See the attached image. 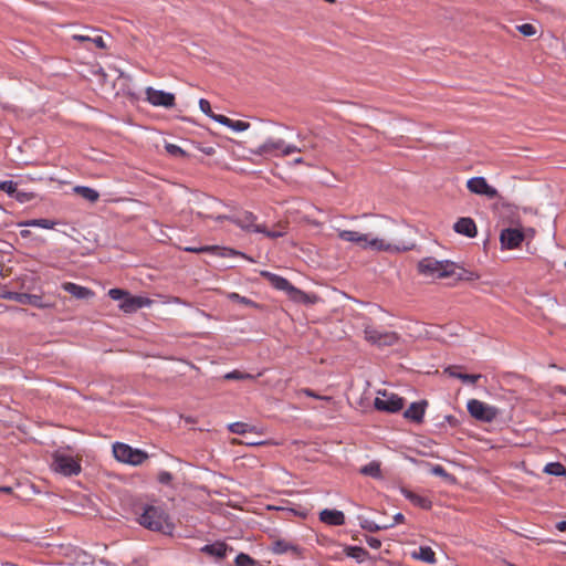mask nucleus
Wrapping results in <instances>:
<instances>
[{
  "instance_id": "31",
  "label": "nucleus",
  "mask_w": 566,
  "mask_h": 566,
  "mask_svg": "<svg viewBox=\"0 0 566 566\" xmlns=\"http://www.w3.org/2000/svg\"><path fill=\"white\" fill-rule=\"evenodd\" d=\"M0 191L6 192L8 196L14 199H20V190L18 184L13 180H4L0 182Z\"/></svg>"
},
{
  "instance_id": "21",
  "label": "nucleus",
  "mask_w": 566,
  "mask_h": 566,
  "mask_svg": "<svg viewBox=\"0 0 566 566\" xmlns=\"http://www.w3.org/2000/svg\"><path fill=\"white\" fill-rule=\"evenodd\" d=\"M62 289L77 300H86L94 295L93 291L88 287L78 285L73 282L63 283Z\"/></svg>"
},
{
  "instance_id": "62",
  "label": "nucleus",
  "mask_w": 566,
  "mask_h": 566,
  "mask_svg": "<svg viewBox=\"0 0 566 566\" xmlns=\"http://www.w3.org/2000/svg\"><path fill=\"white\" fill-rule=\"evenodd\" d=\"M261 442H249L248 444H251V446H256V444H260Z\"/></svg>"
},
{
  "instance_id": "54",
  "label": "nucleus",
  "mask_w": 566,
  "mask_h": 566,
  "mask_svg": "<svg viewBox=\"0 0 566 566\" xmlns=\"http://www.w3.org/2000/svg\"><path fill=\"white\" fill-rule=\"evenodd\" d=\"M556 530L559 532H566V521H560L556 523Z\"/></svg>"
},
{
  "instance_id": "39",
  "label": "nucleus",
  "mask_w": 566,
  "mask_h": 566,
  "mask_svg": "<svg viewBox=\"0 0 566 566\" xmlns=\"http://www.w3.org/2000/svg\"><path fill=\"white\" fill-rule=\"evenodd\" d=\"M216 250V248H212L211 245H201V247H185L184 251L190 252V253H210L211 251Z\"/></svg>"
},
{
  "instance_id": "12",
  "label": "nucleus",
  "mask_w": 566,
  "mask_h": 566,
  "mask_svg": "<svg viewBox=\"0 0 566 566\" xmlns=\"http://www.w3.org/2000/svg\"><path fill=\"white\" fill-rule=\"evenodd\" d=\"M261 276L265 279L271 286L279 291H283L287 293L289 295H294L296 293H300V290L292 285L285 277L277 275L275 273H272L270 271H261Z\"/></svg>"
},
{
  "instance_id": "61",
  "label": "nucleus",
  "mask_w": 566,
  "mask_h": 566,
  "mask_svg": "<svg viewBox=\"0 0 566 566\" xmlns=\"http://www.w3.org/2000/svg\"><path fill=\"white\" fill-rule=\"evenodd\" d=\"M101 563L105 564L106 566H111V563L109 562H106L104 559L101 560Z\"/></svg>"
},
{
  "instance_id": "36",
  "label": "nucleus",
  "mask_w": 566,
  "mask_h": 566,
  "mask_svg": "<svg viewBox=\"0 0 566 566\" xmlns=\"http://www.w3.org/2000/svg\"><path fill=\"white\" fill-rule=\"evenodd\" d=\"M394 524H384V525H378L376 524L374 521H364L361 523V528L368 531V532H378L380 530H387V528H390L392 527Z\"/></svg>"
},
{
  "instance_id": "30",
  "label": "nucleus",
  "mask_w": 566,
  "mask_h": 566,
  "mask_svg": "<svg viewBox=\"0 0 566 566\" xmlns=\"http://www.w3.org/2000/svg\"><path fill=\"white\" fill-rule=\"evenodd\" d=\"M72 40L77 42H92L98 49H106V43L104 42V39L101 35L90 36L86 34H73Z\"/></svg>"
},
{
  "instance_id": "1",
  "label": "nucleus",
  "mask_w": 566,
  "mask_h": 566,
  "mask_svg": "<svg viewBox=\"0 0 566 566\" xmlns=\"http://www.w3.org/2000/svg\"><path fill=\"white\" fill-rule=\"evenodd\" d=\"M337 235L340 240L355 243L363 249H370L374 251H384L390 253L406 252L413 248V244L406 243H388L382 239L373 238L369 233H360L352 230L337 229Z\"/></svg>"
},
{
  "instance_id": "46",
  "label": "nucleus",
  "mask_w": 566,
  "mask_h": 566,
  "mask_svg": "<svg viewBox=\"0 0 566 566\" xmlns=\"http://www.w3.org/2000/svg\"><path fill=\"white\" fill-rule=\"evenodd\" d=\"M302 151V149L295 145H292V144H286L284 142V147H283V153H282V156H289L293 153H300Z\"/></svg>"
},
{
  "instance_id": "57",
  "label": "nucleus",
  "mask_w": 566,
  "mask_h": 566,
  "mask_svg": "<svg viewBox=\"0 0 566 566\" xmlns=\"http://www.w3.org/2000/svg\"><path fill=\"white\" fill-rule=\"evenodd\" d=\"M206 155H212L214 153V149L212 147H207L202 150Z\"/></svg>"
},
{
  "instance_id": "53",
  "label": "nucleus",
  "mask_w": 566,
  "mask_h": 566,
  "mask_svg": "<svg viewBox=\"0 0 566 566\" xmlns=\"http://www.w3.org/2000/svg\"><path fill=\"white\" fill-rule=\"evenodd\" d=\"M405 521V516L402 513H397L394 515V522L391 524L397 525V524H400Z\"/></svg>"
},
{
  "instance_id": "28",
  "label": "nucleus",
  "mask_w": 566,
  "mask_h": 566,
  "mask_svg": "<svg viewBox=\"0 0 566 566\" xmlns=\"http://www.w3.org/2000/svg\"><path fill=\"white\" fill-rule=\"evenodd\" d=\"M74 192L90 202H96L99 198V193L95 189L86 186H76Z\"/></svg>"
},
{
  "instance_id": "17",
  "label": "nucleus",
  "mask_w": 566,
  "mask_h": 566,
  "mask_svg": "<svg viewBox=\"0 0 566 566\" xmlns=\"http://www.w3.org/2000/svg\"><path fill=\"white\" fill-rule=\"evenodd\" d=\"M149 304V298L144 296H133L128 293L124 302L119 304V308L125 313H133L139 308L148 306Z\"/></svg>"
},
{
  "instance_id": "55",
  "label": "nucleus",
  "mask_w": 566,
  "mask_h": 566,
  "mask_svg": "<svg viewBox=\"0 0 566 566\" xmlns=\"http://www.w3.org/2000/svg\"><path fill=\"white\" fill-rule=\"evenodd\" d=\"M29 199L28 193L20 190V199H17L20 202H25Z\"/></svg>"
},
{
  "instance_id": "5",
  "label": "nucleus",
  "mask_w": 566,
  "mask_h": 566,
  "mask_svg": "<svg viewBox=\"0 0 566 566\" xmlns=\"http://www.w3.org/2000/svg\"><path fill=\"white\" fill-rule=\"evenodd\" d=\"M469 413L476 420L491 422L497 416V409L478 399H471L467 403Z\"/></svg>"
},
{
  "instance_id": "49",
  "label": "nucleus",
  "mask_w": 566,
  "mask_h": 566,
  "mask_svg": "<svg viewBox=\"0 0 566 566\" xmlns=\"http://www.w3.org/2000/svg\"><path fill=\"white\" fill-rule=\"evenodd\" d=\"M431 472L434 474V475H438V476H448V473L447 471L444 470V468L442 465H434L431 470Z\"/></svg>"
},
{
  "instance_id": "43",
  "label": "nucleus",
  "mask_w": 566,
  "mask_h": 566,
  "mask_svg": "<svg viewBox=\"0 0 566 566\" xmlns=\"http://www.w3.org/2000/svg\"><path fill=\"white\" fill-rule=\"evenodd\" d=\"M199 108L200 111L206 114L207 116L210 117V115H213L214 113L212 112L211 109V105H210V102L205 99V98H200L199 99Z\"/></svg>"
},
{
  "instance_id": "13",
  "label": "nucleus",
  "mask_w": 566,
  "mask_h": 566,
  "mask_svg": "<svg viewBox=\"0 0 566 566\" xmlns=\"http://www.w3.org/2000/svg\"><path fill=\"white\" fill-rule=\"evenodd\" d=\"M3 297L10 301H14L22 305H32L38 308H44L48 305L44 304L42 296L22 292H7Z\"/></svg>"
},
{
  "instance_id": "6",
  "label": "nucleus",
  "mask_w": 566,
  "mask_h": 566,
  "mask_svg": "<svg viewBox=\"0 0 566 566\" xmlns=\"http://www.w3.org/2000/svg\"><path fill=\"white\" fill-rule=\"evenodd\" d=\"M52 465L55 472L65 476L77 475L81 472L80 462L69 454L56 453Z\"/></svg>"
},
{
  "instance_id": "52",
  "label": "nucleus",
  "mask_w": 566,
  "mask_h": 566,
  "mask_svg": "<svg viewBox=\"0 0 566 566\" xmlns=\"http://www.w3.org/2000/svg\"><path fill=\"white\" fill-rule=\"evenodd\" d=\"M262 234L266 235L268 238H272V239H275V238H279L282 235L281 232H277V231H269L265 229V232H261Z\"/></svg>"
},
{
  "instance_id": "25",
  "label": "nucleus",
  "mask_w": 566,
  "mask_h": 566,
  "mask_svg": "<svg viewBox=\"0 0 566 566\" xmlns=\"http://www.w3.org/2000/svg\"><path fill=\"white\" fill-rule=\"evenodd\" d=\"M412 557L431 565L437 560L434 552L429 546H420L412 553Z\"/></svg>"
},
{
  "instance_id": "11",
  "label": "nucleus",
  "mask_w": 566,
  "mask_h": 566,
  "mask_svg": "<svg viewBox=\"0 0 566 566\" xmlns=\"http://www.w3.org/2000/svg\"><path fill=\"white\" fill-rule=\"evenodd\" d=\"M468 189L475 195H482L489 199L497 197V190L490 186L484 177H472L467 182Z\"/></svg>"
},
{
  "instance_id": "60",
  "label": "nucleus",
  "mask_w": 566,
  "mask_h": 566,
  "mask_svg": "<svg viewBox=\"0 0 566 566\" xmlns=\"http://www.w3.org/2000/svg\"><path fill=\"white\" fill-rule=\"evenodd\" d=\"M303 161H304V160H303V158H302V157H298V158L294 159V164H295V165L303 164Z\"/></svg>"
},
{
  "instance_id": "14",
  "label": "nucleus",
  "mask_w": 566,
  "mask_h": 566,
  "mask_svg": "<svg viewBox=\"0 0 566 566\" xmlns=\"http://www.w3.org/2000/svg\"><path fill=\"white\" fill-rule=\"evenodd\" d=\"M524 240V233L520 229L515 228H506L501 231L500 234V241L502 244V248L504 249H515L520 247V244Z\"/></svg>"
},
{
  "instance_id": "59",
  "label": "nucleus",
  "mask_w": 566,
  "mask_h": 566,
  "mask_svg": "<svg viewBox=\"0 0 566 566\" xmlns=\"http://www.w3.org/2000/svg\"><path fill=\"white\" fill-rule=\"evenodd\" d=\"M20 235H21L22 238H28V237L30 235V231H29V230H21V231H20Z\"/></svg>"
},
{
  "instance_id": "22",
  "label": "nucleus",
  "mask_w": 566,
  "mask_h": 566,
  "mask_svg": "<svg viewBox=\"0 0 566 566\" xmlns=\"http://www.w3.org/2000/svg\"><path fill=\"white\" fill-rule=\"evenodd\" d=\"M200 552L218 559H222L227 556L228 545L223 542H214L202 546Z\"/></svg>"
},
{
  "instance_id": "27",
  "label": "nucleus",
  "mask_w": 566,
  "mask_h": 566,
  "mask_svg": "<svg viewBox=\"0 0 566 566\" xmlns=\"http://www.w3.org/2000/svg\"><path fill=\"white\" fill-rule=\"evenodd\" d=\"M344 552L347 557L355 559L357 563H363L368 557V552L360 546H346Z\"/></svg>"
},
{
  "instance_id": "15",
  "label": "nucleus",
  "mask_w": 566,
  "mask_h": 566,
  "mask_svg": "<svg viewBox=\"0 0 566 566\" xmlns=\"http://www.w3.org/2000/svg\"><path fill=\"white\" fill-rule=\"evenodd\" d=\"M283 147H284L283 139L268 138L263 144L258 146V148L253 153L259 156H264V155L282 156Z\"/></svg>"
},
{
  "instance_id": "26",
  "label": "nucleus",
  "mask_w": 566,
  "mask_h": 566,
  "mask_svg": "<svg viewBox=\"0 0 566 566\" xmlns=\"http://www.w3.org/2000/svg\"><path fill=\"white\" fill-rule=\"evenodd\" d=\"M59 222L51 219H29L19 223L20 227L54 229Z\"/></svg>"
},
{
  "instance_id": "29",
  "label": "nucleus",
  "mask_w": 566,
  "mask_h": 566,
  "mask_svg": "<svg viewBox=\"0 0 566 566\" xmlns=\"http://www.w3.org/2000/svg\"><path fill=\"white\" fill-rule=\"evenodd\" d=\"M359 472L364 475L371 476L375 479L381 478L380 463L377 461H371V462L367 463L366 465L361 467L359 469Z\"/></svg>"
},
{
  "instance_id": "4",
  "label": "nucleus",
  "mask_w": 566,
  "mask_h": 566,
  "mask_svg": "<svg viewBox=\"0 0 566 566\" xmlns=\"http://www.w3.org/2000/svg\"><path fill=\"white\" fill-rule=\"evenodd\" d=\"M113 454L117 461L130 465H140L148 459V454L145 451L135 449L123 442H115L113 444Z\"/></svg>"
},
{
  "instance_id": "41",
  "label": "nucleus",
  "mask_w": 566,
  "mask_h": 566,
  "mask_svg": "<svg viewBox=\"0 0 566 566\" xmlns=\"http://www.w3.org/2000/svg\"><path fill=\"white\" fill-rule=\"evenodd\" d=\"M228 127L234 132H244L250 127V124L243 120L231 119V123Z\"/></svg>"
},
{
  "instance_id": "58",
  "label": "nucleus",
  "mask_w": 566,
  "mask_h": 566,
  "mask_svg": "<svg viewBox=\"0 0 566 566\" xmlns=\"http://www.w3.org/2000/svg\"><path fill=\"white\" fill-rule=\"evenodd\" d=\"M12 489L10 486H0V492L10 493Z\"/></svg>"
},
{
  "instance_id": "20",
  "label": "nucleus",
  "mask_w": 566,
  "mask_h": 566,
  "mask_svg": "<svg viewBox=\"0 0 566 566\" xmlns=\"http://www.w3.org/2000/svg\"><path fill=\"white\" fill-rule=\"evenodd\" d=\"M319 520L321 522L333 526H340L345 524V515L342 511L338 510H323L319 513Z\"/></svg>"
},
{
  "instance_id": "8",
  "label": "nucleus",
  "mask_w": 566,
  "mask_h": 566,
  "mask_svg": "<svg viewBox=\"0 0 566 566\" xmlns=\"http://www.w3.org/2000/svg\"><path fill=\"white\" fill-rule=\"evenodd\" d=\"M381 396L375 398L374 406L379 411L395 413L403 408V399L395 394L379 392Z\"/></svg>"
},
{
  "instance_id": "38",
  "label": "nucleus",
  "mask_w": 566,
  "mask_h": 566,
  "mask_svg": "<svg viewBox=\"0 0 566 566\" xmlns=\"http://www.w3.org/2000/svg\"><path fill=\"white\" fill-rule=\"evenodd\" d=\"M127 294L128 292L122 289H111L108 291V296L114 301H120V303L124 302Z\"/></svg>"
},
{
  "instance_id": "40",
  "label": "nucleus",
  "mask_w": 566,
  "mask_h": 566,
  "mask_svg": "<svg viewBox=\"0 0 566 566\" xmlns=\"http://www.w3.org/2000/svg\"><path fill=\"white\" fill-rule=\"evenodd\" d=\"M481 377L482 376L480 374L471 375V374L462 373V374L457 375L458 379L462 380L465 384H470V385H475Z\"/></svg>"
},
{
  "instance_id": "10",
  "label": "nucleus",
  "mask_w": 566,
  "mask_h": 566,
  "mask_svg": "<svg viewBox=\"0 0 566 566\" xmlns=\"http://www.w3.org/2000/svg\"><path fill=\"white\" fill-rule=\"evenodd\" d=\"M146 99L154 106L170 108L175 106V95L169 92L147 87L145 91Z\"/></svg>"
},
{
  "instance_id": "2",
  "label": "nucleus",
  "mask_w": 566,
  "mask_h": 566,
  "mask_svg": "<svg viewBox=\"0 0 566 566\" xmlns=\"http://www.w3.org/2000/svg\"><path fill=\"white\" fill-rule=\"evenodd\" d=\"M136 521L144 528L163 534H171L175 524L163 505L145 504L140 507Z\"/></svg>"
},
{
  "instance_id": "56",
  "label": "nucleus",
  "mask_w": 566,
  "mask_h": 566,
  "mask_svg": "<svg viewBox=\"0 0 566 566\" xmlns=\"http://www.w3.org/2000/svg\"><path fill=\"white\" fill-rule=\"evenodd\" d=\"M303 392L308 397H317L311 389H303Z\"/></svg>"
},
{
  "instance_id": "51",
  "label": "nucleus",
  "mask_w": 566,
  "mask_h": 566,
  "mask_svg": "<svg viewBox=\"0 0 566 566\" xmlns=\"http://www.w3.org/2000/svg\"><path fill=\"white\" fill-rule=\"evenodd\" d=\"M444 374L449 375L450 377L457 378V375L460 373L457 371L455 366H449L444 369Z\"/></svg>"
},
{
  "instance_id": "16",
  "label": "nucleus",
  "mask_w": 566,
  "mask_h": 566,
  "mask_svg": "<svg viewBox=\"0 0 566 566\" xmlns=\"http://www.w3.org/2000/svg\"><path fill=\"white\" fill-rule=\"evenodd\" d=\"M271 551L276 555L291 554L295 557H301L303 554V548L301 546L286 539L274 541L272 543Z\"/></svg>"
},
{
  "instance_id": "23",
  "label": "nucleus",
  "mask_w": 566,
  "mask_h": 566,
  "mask_svg": "<svg viewBox=\"0 0 566 566\" xmlns=\"http://www.w3.org/2000/svg\"><path fill=\"white\" fill-rule=\"evenodd\" d=\"M400 492L408 501L420 509L430 510L432 506V502L428 497L421 496L406 488H401Z\"/></svg>"
},
{
  "instance_id": "37",
  "label": "nucleus",
  "mask_w": 566,
  "mask_h": 566,
  "mask_svg": "<svg viewBox=\"0 0 566 566\" xmlns=\"http://www.w3.org/2000/svg\"><path fill=\"white\" fill-rule=\"evenodd\" d=\"M166 151L174 157H186L187 153L178 145L167 143L165 145Z\"/></svg>"
},
{
  "instance_id": "3",
  "label": "nucleus",
  "mask_w": 566,
  "mask_h": 566,
  "mask_svg": "<svg viewBox=\"0 0 566 566\" xmlns=\"http://www.w3.org/2000/svg\"><path fill=\"white\" fill-rule=\"evenodd\" d=\"M419 273L437 279L450 277L457 275L458 280H473L476 276L472 272L462 269L461 273H455V263L449 260H437L434 258H423L418 263Z\"/></svg>"
},
{
  "instance_id": "19",
  "label": "nucleus",
  "mask_w": 566,
  "mask_h": 566,
  "mask_svg": "<svg viewBox=\"0 0 566 566\" xmlns=\"http://www.w3.org/2000/svg\"><path fill=\"white\" fill-rule=\"evenodd\" d=\"M453 230L459 233L463 234L468 238H474L476 235V226L473 219L463 217L460 218L453 226Z\"/></svg>"
},
{
  "instance_id": "33",
  "label": "nucleus",
  "mask_w": 566,
  "mask_h": 566,
  "mask_svg": "<svg viewBox=\"0 0 566 566\" xmlns=\"http://www.w3.org/2000/svg\"><path fill=\"white\" fill-rule=\"evenodd\" d=\"M228 429L232 433L244 434L247 432H252L254 430V427L250 426L249 423L238 421L230 423L228 426Z\"/></svg>"
},
{
  "instance_id": "48",
  "label": "nucleus",
  "mask_w": 566,
  "mask_h": 566,
  "mask_svg": "<svg viewBox=\"0 0 566 566\" xmlns=\"http://www.w3.org/2000/svg\"><path fill=\"white\" fill-rule=\"evenodd\" d=\"M366 543L374 549H378L381 546V541L373 536L367 537Z\"/></svg>"
},
{
  "instance_id": "47",
  "label": "nucleus",
  "mask_w": 566,
  "mask_h": 566,
  "mask_svg": "<svg viewBox=\"0 0 566 566\" xmlns=\"http://www.w3.org/2000/svg\"><path fill=\"white\" fill-rule=\"evenodd\" d=\"M171 480H172V474L170 472H168V471L159 472V474H158L159 483L167 485L171 482Z\"/></svg>"
},
{
  "instance_id": "18",
  "label": "nucleus",
  "mask_w": 566,
  "mask_h": 566,
  "mask_svg": "<svg viewBox=\"0 0 566 566\" xmlns=\"http://www.w3.org/2000/svg\"><path fill=\"white\" fill-rule=\"evenodd\" d=\"M427 401L412 402L408 409L405 410L403 417L413 422L420 423L423 420L426 412Z\"/></svg>"
},
{
  "instance_id": "24",
  "label": "nucleus",
  "mask_w": 566,
  "mask_h": 566,
  "mask_svg": "<svg viewBox=\"0 0 566 566\" xmlns=\"http://www.w3.org/2000/svg\"><path fill=\"white\" fill-rule=\"evenodd\" d=\"M211 247L216 248V250L211 251V254H213V255H218L221 258L240 256L250 262H254V260L252 258L248 256L245 253L234 250L232 248H224V247H218V245H211Z\"/></svg>"
},
{
  "instance_id": "34",
  "label": "nucleus",
  "mask_w": 566,
  "mask_h": 566,
  "mask_svg": "<svg viewBox=\"0 0 566 566\" xmlns=\"http://www.w3.org/2000/svg\"><path fill=\"white\" fill-rule=\"evenodd\" d=\"M223 378L226 380H245V379H255V376L249 373H243L240 370H232L227 373Z\"/></svg>"
},
{
  "instance_id": "7",
  "label": "nucleus",
  "mask_w": 566,
  "mask_h": 566,
  "mask_svg": "<svg viewBox=\"0 0 566 566\" xmlns=\"http://www.w3.org/2000/svg\"><path fill=\"white\" fill-rule=\"evenodd\" d=\"M365 338L379 347L391 346L398 342V335L395 332L380 331L371 326H367L364 331Z\"/></svg>"
},
{
  "instance_id": "44",
  "label": "nucleus",
  "mask_w": 566,
  "mask_h": 566,
  "mask_svg": "<svg viewBox=\"0 0 566 566\" xmlns=\"http://www.w3.org/2000/svg\"><path fill=\"white\" fill-rule=\"evenodd\" d=\"M229 298L231 301H234V302H238V303H241V304H244V305H250V304L253 303L250 298H248L245 296H242V295H240L238 293L229 294Z\"/></svg>"
},
{
  "instance_id": "9",
  "label": "nucleus",
  "mask_w": 566,
  "mask_h": 566,
  "mask_svg": "<svg viewBox=\"0 0 566 566\" xmlns=\"http://www.w3.org/2000/svg\"><path fill=\"white\" fill-rule=\"evenodd\" d=\"M256 216L250 211H241L232 214L231 222L240 229L251 233L265 232V227L256 224Z\"/></svg>"
},
{
  "instance_id": "50",
  "label": "nucleus",
  "mask_w": 566,
  "mask_h": 566,
  "mask_svg": "<svg viewBox=\"0 0 566 566\" xmlns=\"http://www.w3.org/2000/svg\"><path fill=\"white\" fill-rule=\"evenodd\" d=\"M231 217L232 214H218V216H208V218H211L213 219L214 221L217 222H222L224 220L227 221H230L231 222Z\"/></svg>"
},
{
  "instance_id": "42",
  "label": "nucleus",
  "mask_w": 566,
  "mask_h": 566,
  "mask_svg": "<svg viewBox=\"0 0 566 566\" xmlns=\"http://www.w3.org/2000/svg\"><path fill=\"white\" fill-rule=\"evenodd\" d=\"M517 30L525 36H532L536 33V28L531 23L517 25Z\"/></svg>"
},
{
  "instance_id": "45",
  "label": "nucleus",
  "mask_w": 566,
  "mask_h": 566,
  "mask_svg": "<svg viewBox=\"0 0 566 566\" xmlns=\"http://www.w3.org/2000/svg\"><path fill=\"white\" fill-rule=\"evenodd\" d=\"M210 118L213 119L214 122L223 125V126H229L230 123H231V118L224 116V115H220V114H213V115H210Z\"/></svg>"
},
{
  "instance_id": "35",
  "label": "nucleus",
  "mask_w": 566,
  "mask_h": 566,
  "mask_svg": "<svg viewBox=\"0 0 566 566\" xmlns=\"http://www.w3.org/2000/svg\"><path fill=\"white\" fill-rule=\"evenodd\" d=\"M237 566H260L259 562L253 559L250 555L240 553L235 557Z\"/></svg>"
},
{
  "instance_id": "32",
  "label": "nucleus",
  "mask_w": 566,
  "mask_h": 566,
  "mask_svg": "<svg viewBox=\"0 0 566 566\" xmlns=\"http://www.w3.org/2000/svg\"><path fill=\"white\" fill-rule=\"evenodd\" d=\"M544 472L549 475L562 476L566 475L565 467L559 462H549L544 467Z\"/></svg>"
}]
</instances>
